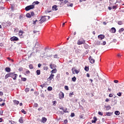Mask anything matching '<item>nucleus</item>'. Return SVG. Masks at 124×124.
Here are the masks:
<instances>
[{
    "label": "nucleus",
    "instance_id": "f257e3e1",
    "mask_svg": "<svg viewBox=\"0 0 124 124\" xmlns=\"http://www.w3.org/2000/svg\"><path fill=\"white\" fill-rule=\"evenodd\" d=\"M46 17H47L48 19H50V16H42L40 19V24H42L43 23H44V22H45L46 20Z\"/></svg>",
    "mask_w": 124,
    "mask_h": 124
},
{
    "label": "nucleus",
    "instance_id": "f03ea898",
    "mask_svg": "<svg viewBox=\"0 0 124 124\" xmlns=\"http://www.w3.org/2000/svg\"><path fill=\"white\" fill-rule=\"evenodd\" d=\"M34 8V4L30 5L29 6H27L25 7V10L26 11H29V10H31V9H33Z\"/></svg>",
    "mask_w": 124,
    "mask_h": 124
},
{
    "label": "nucleus",
    "instance_id": "7ed1b4c3",
    "mask_svg": "<svg viewBox=\"0 0 124 124\" xmlns=\"http://www.w3.org/2000/svg\"><path fill=\"white\" fill-rule=\"evenodd\" d=\"M17 77L18 75L14 74V73H11V77L13 79V80H16Z\"/></svg>",
    "mask_w": 124,
    "mask_h": 124
},
{
    "label": "nucleus",
    "instance_id": "20e7f679",
    "mask_svg": "<svg viewBox=\"0 0 124 124\" xmlns=\"http://www.w3.org/2000/svg\"><path fill=\"white\" fill-rule=\"evenodd\" d=\"M11 41H18L19 40V38L16 36H13L10 38Z\"/></svg>",
    "mask_w": 124,
    "mask_h": 124
},
{
    "label": "nucleus",
    "instance_id": "39448f33",
    "mask_svg": "<svg viewBox=\"0 0 124 124\" xmlns=\"http://www.w3.org/2000/svg\"><path fill=\"white\" fill-rule=\"evenodd\" d=\"M89 60L90 61V62H91L92 64L94 63L95 60L93 58V57H92V56H90L89 57Z\"/></svg>",
    "mask_w": 124,
    "mask_h": 124
},
{
    "label": "nucleus",
    "instance_id": "423d86ee",
    "mask_svg": "<svg viewBox=\"0 0 124 124\" xmlns=\"http://www.w3.org/2000/svg\"><path fill=\"white\" fill-rule=\"evenodd\" d=\"M72 71L73 74H78V73H79V72H80L79 71H78V70L75 69V68H72ZM74 72L75 73H74Z\"/></svg>",
    "mask_w": 124,
    "mask_h": 124
},
{
    "label": "nucleus",
    "instance_id": "0eeeda50",
    "mask_svg": "<svg viewBox=\"0 0 124 124\" xmlns=\"http://www.w3.org/2000/svg\"><path fill=\"white\" fill-rule=\"evenodd\" d=\"M85 42L84 39H82V41L78 40L77 42V44L78 45H82V44H84Z\"/></svg>",
    "mask_w": 124,
    "mask_h": 124
},
{
    "label": "nucleus",
    "instance_id": "6e6552de",
    "mask_svg": "<svg viewBox=\"0 0 124 124\" xmlns=\"http://www.w3.org/2000/svg\"><path fill=\"white\" fill-rule=\"evenodd\" d=\"M23 33H24V32L22 30H20L18 32V35L20 37V38H22L23 37Z\"/></svg>",
    "mask_w": 124,
    "mask_h": 124
},
{
    "label": "nucleus",
    "instance_id": "1a4fd4ad",
    "mask_svg": "<svg viewBox=\"0 0 124 124\" xmlns=\"http://www.w3.org/2000/svg\"><path fill=\"white\" fill-rule=\"evenodd\" d=\"M49 66L51 69H54V68H56V67H57V65L56 64L52 63L49 64Z\"/></svg>",
    "mask_w": 124,
    "mask_h": 124
},
{
    "label": "nucleus",
    "instance_id": "9d476101",
    "mask_svg": "<svg viewBox=\"0 0 124 124\" xmlns=\"http://www.w3.org/2000/svg\"><path fill=\"white\" fill-rule=\"evenodd\" d=\"M111 33H115L116 32V28L112 27L109 31Z\"/></svg>",
    "mask_w": 124,
    "mask_h": 124
},
{
    "label": "nucleus",
    "instance_id": "9b49d317",
    "mask_svg": "<svg viewBox=\"0 0 124 124\" xmlns=\"http://www.w3.org/2000/svg\"><path fill=\"white\" fill-rule=\"evenodd\" d=\"M105 37V36L102 34H101L98 36V38H99V39H100V40H102V39H104Z\"/></svg>",
    "mask_w": 124,
    "mask_h": 124
},
{
    "label": "nucleus",
    "instance_id": "f8f14e48",
    "mask_svg": "<svg viewBox=\"0 0 124 124\" xmlns=\"http://www.w3.org/2000/svg\"><path fill=\"white\" fill-rule=\"evenodd\" d=\"M64 97V94H63V93L61 92L59 93V98H63Z\"/></svg>",
    "mask_w": 124,
    "mask_h": 124
},
{
    "label": "nucleus",
    "instance_id": "ddd939ff",
    "mask_svg": "<svg viewBox=\"0 0 124 124\" xmlns=\"http://www.w3.org/2000/svg\"><path fill=\"white\" fill-rule=\"evenodd\" d=\"M9 77H11V73H10L9 74H7L5 76V79H7V78H9Z\"/></svg>",
    "mask_w": 124,
    "mask_h": 124
},
{
    "label": "nucleus",
    "instance_id": "4468645a",
    "mask_svg": "<svg viewBox=\"0 0 124 124\" xmlns=\"http://www.w3.org/2000/svg\"><path fill=\"white\" fill-rule=\"evenodd\" d=\"M55 77V75L53 74H51L49 77L48 78V79H49L50 80L54 79V77Z\"/></svg>",
    "mask_w": 124,
    "mask_h": 124
},
{
    "label": "nucleus",
    "instance_id": "2eb2a0df",
    "mask_svg": "<svg viewBox=\"0 0 124 124\" xmlns=\"http://www.w3.org/2000/svg\"><path fill=\"white\" fill-rule=\"evenodd\" d=\"M39 47H40V45H39V43H38V42H36V44H35L34 48H39Z\"/></svg>",
    "mask_w": 124,
    "mask_h": 124
},
{
    "label": "nucleus",
    "instance_id": "dca6fc26",
    "mask_svg": "<svg viewBox=\"0 0 124 124\" xmlns=\"http://www.w3.org/2000/svg\"><path fill=\"white\" fill-rule=\"evenodd\" d=\"M58 6L56 5H54L52 6V10H54L55 11H57L58 10V9L57 8Z\"/></svg>",
    "mask_w": 124,
    "mask_h": 124
},
{
    "label": "nucleus",
    "instance_id": "f3484780",
    "mask_svg": "<svg viewBox=\"0 0 124 124\" xmlns=\"http://www.w3.org/2000/svg\"><path fill=\"white\" fill-rule=\"evenodd\" d=\"M47 122V118L45 117H43L42 118V123H46Z\"/></svg>",
    "mask_w": 124,
    "mask_h": 124
},
{
    "label": "nucleus",
    "instance_id": "a211bd4d",
    "mask_svg": "<svg viewBox=\"0 0 124 124\" xmlns=\"http://www.w3.org/2000/svg\"><path fill=\"white\" fill-rule=\"evenodd\" d=\"M57 69L56 68H54L53 70H51V71L50 72L51 74H53V73H57Z\"/></svg>",
    "mask_w": 124,
    "mask_h": 124
},
{
    "label": "nucleus",
    "instance_id": "6ab92c4d",
    "mask_svg": "<svg viewBox=\"0 0 124 124\" xmlns=\"http://www.w3.org/2000/svg\"><path fill=\"white\" fill-rule=\"evenodd\" d=\"M94 120L92 121V124L96 123V121H97V119L96 118V117H93Z\"/></svg>",
    "mask_w": 124,
    "mask_h": 124
},
{
    "label": "nucleus",
    "instance_id": "aec40b11",
    "mask_svg": "<svg viewBox=\"0 0 124 124\" xmlns=\"http://www.w3.org/2000/svg\"><path fill=\"white\" fill-rule=\"evenodd\" d=\"M5 70L6 72H10V71H11V69L9 67H6Z\"/></svg>",
    "mask_w": 124,
    "mask_h": 124
},
{
    "label": "nucleus",
    "instance_id": "412c9836",
    "mask_svg": "<svg viewBox=\"0 0 124 124\" xmlns=\"http://www.w3.org/2000/svg\"><path fill=\"white\" fill-rule=\"evenodd\" d=\"M106 115L108 116V117H110V116H112V112H106Z\"/></svg>",
    "mask_w": 124,
    "mask_h": 124
},
{
    "label": "nucleus",
    "instance_id": "4be33fe9",
    "mask_svg": "<svg viewBox=\"0 0 124 124\" xmlns=\"http://www.w3.org/2000/svg\"><path fill=\"white\" fill-rule=\"evenodd\" d=\"M14 103H15V104H16V105H18V104H19V101H17L16 100H14L13 101Z\"/></svg>",
    "mask_w": 124,
    "mask_h": 124
},
{
    "label": "nucleus",
    "instance_id": "5701e85b",
    "mask_svg": "<svg viewBox=\"0 0 124 124\" xmlns=\"http://www.w3.org/2000/svg\"><path fill=\"white\" fill-rule=\"evenodd\" d=\"M118 24L120 26H121V25H123L124 24V21H119L118 22Z\"/></svg>",
    "mask_w": 124,
    "mask_h": 124
},
{
    "label": "nucleus",
    "instance_id": "b1692460",
    "mask_svg": "<svg viewBox=\"0 0 124 124\" xmlns=\"http://www.w3.org/2000/svg\"><path fill=\"white\" fill-rule=\"evenodd\" d=\"M106 110L108 111V110H110V109H111V106H107L106 107Z\"/></svg>",
    "mask_w": 124,
    "mask_h": 124
},
{
    "label": "nucleus",
    "instance_id": "393cba45",
    "mask_svg": "<svg viewBox=\"0 0 124 124\" xmlns=\"http://www.w3.org/2000/svg\"><path fill=\"white\" fill-rule=\"evenodd\" d=\"M26 17H27V18H31V14L30 13H27L26 15Z\"/></svg>",
    "mask_w": 124,
    "mask_h": 124
},
{
    "label": "nucleus",
    "instance_id": "a878e982",
    "mask_svg": "<svg viewBox=\"0 0 124 124\" xmlns=\"http://www.w3.org/2000/svg\"><path fill=\"white\" fill-rule=\"evenodd\" d=\"M124 31V28H121L119 30V32L120 33H122V32H123V31Z\"/></svg>",
    "mask_w": 124,
    "mask_h": 124
},
{
    "label": "nucleus",
    "instance_id": "bb28decb",
    "mask_svg": "<svg viewBox=\"0 0 124 124\" xmlns=\"http://www.w3.org/2000/svg\"><path fill=\"white\" fill-rule=\"evenodd\" d=\"M115 115H116V116H119V115H120V111L117 110L115 111L114 112Z\"/></svg>",
    "mask_w": 124,
    "mask_h": 124
},
{
    "label": "nucleus",
    "instance_id": "cd10ccee",
    "mask_svg": "<svg viewBox=\"0 0 124 124\" xmlns=\"http://www.w3.org/2000/svg\"><path fill=\"white\" fill-rule=\"evenodd\" d=\"M19 122L20 124H23V118L21 117L19 120Z\"/></svg>",
    "mask_w": 124,
    "mask_h": 124
},
{
    "label": "nucleus",
    "instance_id": "c85d7f7f",
    "mask_svg": "<svg viewBox=\"0 0 124 124\" xmlns=\"http://www.w3.org/2000/svg\"><path fill=\"white\" fill-rule=\"evenodd\" d=\"M32 4H34V5H35V4H39V2H38V1H34Z\"/></svg>",
    "mask_w": 124,
    "mask_h": 124
},
{
    "label": "nucleus",
    "instance_id": "c756f323",
    "mask_svg": "<svg viewBox=\"0 0 124 124\" xmlns=\"http://www.w3.org/2000/svg\"><path fill=\"white\" fill-rule=\"evenodd\" d=\"M72 80L73 82H76V77H74L73 78H72Z\"/></svg>",
    "mask_w": 124,
    "mask_h": 124
},
{
    "label": "nucleus",
    "instance_id": "7c9ffc66",
    "mask_svg": "<svg viewBox=\"0 0 124 124\" xmlns=\"http://www.w3.org/2000/svg\"><path fill=\"white\" fill-rule=\"evenodd\" d=\"M21 113H23V114H24V115H26V114H27V111H25L24 109H22Z\"/></svg>",
    "mask_w": 124,
    "mask_h": 124
},
{
    "label": "nucleus",
    "instance_id": "2f4dec72",
    "mask_svg": "<svg viewBox=\"0 0 124 124\" xmlns=\"http://www.w3.org/2000/svg\"><path fill=\"white\" fill-rule=\"evenodd\" d=\"M37 75H40V70H37L36 71Z\"/></svg>",
    "mask_w": 124,
    "mask_h": 124
},
{
    "label": "nucleus",
    "instance_id": "473e14b6",
    "mask_svg": "<svg viewBox=\"0 0 124 124\" xmlns=\"http://www.w3.org/2000/svg\"><path fill=\"white\" fill-rule=\"evenodd\" d=\"M52 90H53V88L51 86H49L47 88V91H52Z\"/></svg>",
    "mask_w": 124,
    "mask_h": 124
},
{
    "label": "nucleus",
    "instance_id": "72a5a7b5",
    "mask_svg": "<svg viewBox=\"0 0 124 124\" xmlns=\"http://www.w3.org/2000/svg\"><path fill=\"white\" fill-rule=\"evenodd\" d=\"M25 92L26 93H28V92H30V88H27L25 89Z\"/></svg>",
    "mask_w": 124,
    "mask_h": 124
},
{
    "label": "nucleus",
    "instance_id": "f704fd0d",
    "mask_svg": "<svg viewBox=\"0 0 124 124\" xmlns=\"http://www.w3.org/2000/svg\"><path fill=\"white\" fill-rule=\"evenodd\" d=\"M29 68L30 69H33V66H32V64H30L29 65Z\"/></svg>",
    "mask_w": 124,
    "mask_h": 124
},
{
    "label": "nucleus",
    "instance_id": "c9c22d12",
    "mask_svg": "<svg viewBox=\"0 0 124 124\" xmlns=\"http://www.w3.org/2000/svg\"><path fill=\"white\" fill-rule=\"evenodd\" d=\"M21 80L22 81H23L24 82H25V81H27V78H21Z\"/></svg>",
    "mask_w": 124,
    "mask_h": 124
},
{
    "label": "nucleus",
    "instance_id": "e433bc0d",
    "mask_svg": "<svg viewBox=\"0 0 124 124\" xmlns=\"http://www.w3.org/2000/svg\"><path fill=\"white\" fill-rule=\"evenodd\" d=\"M73 94H74V93H73V92H72V93H70L69 95L70 97H72V95H73Z\"/></svg>",
    "mask_w": 124,
    "mask_h": 124
},
{
    "label": "nucleus",
    "instance_id": "4c0bfd02",
    "mask_svg": "<svg viewBox=\"0 0 124 124\" xmlns=\"http://www.w3.org/2000/svg\"><path fill=\"white\" fill-rule=\"evenodd\" d=\"M48 66H44V70H46L47 71V70H48Z\"/></svg>",
    "mask_w": 124,
    "mask_h": 124
},
{
    "label": "nucleus",
    "instance_id": "58836bf2",
    "mask_svg": "<svg viewBox=\"0 0 124 124\" xmlns=\"http://www.w3.org/2000/svg\"><path fill=\"white\" fill-rule=\"evenodd\" d=\"M122 56H123V55H122V54L121 53L117 54V57L118 58H121V57H122Z\"/></svg>",
    "mask_w": 124,
    "mask_h": 124
},
{
    "label": "nucleus",
    "instance_id": "ea45409f",
    "mask_svg": "<svg viewBox=\"0 0 124 124\" xmlns=\"http://www.w3.org/2000/svg\"><path fill=\"white\" fill-rule=\"evenodd\" d=\"M33 106L35 108H37V107H38V104L37 103H35V104H34Z\"/></svg>",
    "mask_w": 124,
    "mask_h": 124
},
{
    "label": "nucleus",
    "instance_id": "a19ab883",
    "mask_svg": "<svg viewBox=\"0 0 124 124\" xmlns=\"http://www.w3.org/2000/svg\"><path fill=\"white\" fill-rule=\"evenodd\" d=\"M45 86H46L45 83H44L42 85H40V87H41L42 89H43V88H44V87H45Z\"/></svg>",
    "mask_w": 124,
    "mask_h": 124
},
{
    "label": "nucleus",
    "instance_id": "79ce46f5",
    "mask_svg": "<svg viewBox=\"0 0 124 124\" xmlns=\"http://www.w3.org/2000/svg\"><path fill=\"white\" fill-rule=\"evenodd\" d=\"M85 71H89V67H87V66H86L85 67V68H84Z\"/></svg>",
    "mask_w": 124,
    "mask_h": 124
},
{
    "label": "nucleus",
    "instance_id": "37998d69",
    "mask_svg": "<svg viewBox=\"0 0 124 124\" xmlns=\"http://www.w3.org/2000/svg\"><path fill=\"white\" fill-rule=\"evenodd\" d=\"M23 15H21L20 16H19V19L20 20H23Z\"/></svg>",
    "mask_w": 124,
    "mask_h": 124
},
{
    "label": "nucleus",
    "instance_id": "c03bdc74",
    "mask_svg": "<svg viewBox=\"0 0 124 124\" xmlns=\"http://www.w3.org/2000/svg\"><path fill=\"white\" fill-rule=\"evenodd\" d=\"M64 89H65V90H66V91H68V90H69L68 88V86H65Z\"/></svg>",
    "mask_w": 124,
    "mask_h": 124
},
{
    "label": "nucleus",
    "instance_id": "a18cd8bd",
    "mask_svg": "<svg viewBox=\"0 0 124 124\" xmlns=\"http://www.w3.org/2000/svg\"><path fill=\"white\" fill-rule=\"evenodd\" d=\"M98 115H100V116H103V113H102V112H101L100 111H99L98 112Z\"/></svg>",
    "mask_w": 124,
    "mask_h": 124
},
{
    "label": "nucleus",
    "instance_id": "49530a36",
    "mask_svg": "<svg viewBox=\"0 0 124 124\" xmlns=\"http://www.w3.org/2000/svg\"><path fill=\"white\" fill-rule=\"evenodd\" d=\"M67 6H70V7H73V3H71L70 5H68V4H67Z\"/></svg>",
    "mask_w": 124,
    "mask_h": 124
},
{
    "label": "nucleus",
    "instance_id": "de8ad7c7",
    "mask_svg": "<svg viewBox=\"0 0 124 124\" xmlns=\"http://www.w3.org/2000/svg\"><path fill=\"white\" fill-rule=\"evenodd\" d=\"M74 116H75V114H74V113H73V112L71 113V117L72 118H73V117H74Z\"/></svg>",
    "mask_w": 124,
    "mask_h": 124
},
{
    "label": "nucleus",
    "instance_id": "09e8293b",
    "mask_svg": "<svg viewBox=\"0 0 124 124\" xmlns=\"http://www.w3.org/2000/svg\"><path fill=\"white\" fill-rule=\"evenodd\" d=\"M53 57L54 59H58V55L57 54H55L53 56Z\"/></svg>",
    "mask_w": 124,
    "mask_h": 124
},
{
    "label": "nucleus",
    "instance_id": "8fccbe9b",
    "mask_svg": "<svg viewBox=\"0 0 124 124\" xmlns=\"http://www.w3.org/2000/svg\"><path fill=\"white\" fill-rule=\"evenodd\" d=\"M30 15H31V16H34V12H31V13Z\"/></svg>",
    "mask_w": 124,
    "mask_h": 124
},
{
    "label": "nucleus",
    "instance_id": "3c124183",
    "mask_svg": "<svg viewBox=\"0 0 124 124\" xmlns=\"http://www.w3.org/2000/svg\"><path fill=\"white\" fill-rule=\"evenodd\" d=\"M96 45H100V41H97L96 42Z\"/></svg>",
    "mask_w": 124,
    "mask_h": 124
},
{
    "label": "nucleus",
    "instance_id": "603ef678",
    "mask_svg": "<svg viewBox=\"0 0 124 124\" xmlns=\"http://www.w3.org/2000/svg\"><path fill=\"white\" fill-rule=\"evenodd\" d=\"M33 33H36V32H38V34H39V31H33Z\"/></svg>",
    "mask_w": 124,
    "mask_h": 124
},
{
    "label": "nucleus",
    "instance_id": "864d4df0",
    "mask_svg": "<svg viewBox=\"0 0 124 124\" xmlns=\"http://www.w3.org/2000/svg\"><path fill=\"white\" fill-rule=\"evenodd\" d=\"M117 95H118V96H122V93H118Z\"/></svg>",
    "mask_w": 124,
    "mask_h": 124
},
{
    "label": "nucleus",
    "instance_id": "5fc2aeb1",
    "mask_svg": "<svg viewBox=\"0 0 124 124\" xmlns=\"http://www.w3.org/2000/svg\"><path fill=\"white\" fill-rule=\"evenodd\" d=\"M56 104H57V101H54L53 102V105L54 106H56Z\"/></svg>",
    "mask_w": 124,
    "mask_h": 124
},
{
    "label": "nucleus",
    "instance_id": "6e6d98bb",
    "mask_svg": "<svg viewBox=\"0 0 124 124\" xmlns=\"http://www.w3.org/2000/svg\"><path fill=\"white\" fill-rule=\"evenodd\" d=\"M116 2H118V3H121V2H122V0H117Z\"/></svg>",
    "mask_w": 124,
    "mask_h": 124
},
{
    "label": "nucleus",
    "instance_id": "4d7b16f0",
    "mask_svg": "<svg viewBox=\"0 0 124 124\" xmlns=\"http://www.w3.org/2000/svg\"><path fill=\"white\" fill-rule=\"evenodd\" d=\"M31 73V72H30L29 70H27L26 71V74H30Z\"/></svg>",
    "mask_w": 124,
    "mask_h": 124
},
{
    "label": "nucleus",
    "instance_id": "13d9d810",
    "mask_svg": "<svg viewBox=\"0 0 124 124\" xmlns=\"http://www.w3.org/2000/svg\"><path fill=\"white\" fill-rule=\"evenodd\" d=\"M3 95V92H0V96H2Z\"/></svg>",
    "mask_w": 124,
    "mask_h": 124
},
{
    "label": "nucleus",
    "instance_id": "bf43d9fd",
    "mask_svg": "<svg viewBox=\"0 0 124 124\" xmlns=\"http://www.w3.org/2000/svg\"><path fill=\"white\" fill-rule=\"evenodd\" d=\"M114 82L115 83V84H118V83H119V81L117 80H114Z\"/></svg>",
    "mask_w": 124,
    "mask_h": 124
},
{
    "label": "nucleus",
    "instance_id": "052dcab7",
    "mask_svg": "<svg viewBox=\"0 0 124 124\" xmlns=\"http://www.w3.org/2000/svg\"><path fill=\"white\" fill-rule=\"evenodd\" d=\"M67 123H68L67 120H65L64 121V124H67Z\"/></svg>",
    "mask_w": 124,
    "mask_h": 124
},
{
    "label": "nucleus",
    "instance_id": "680f3d73",
    "mask_svg": "<svg viewBox=\"0 0 124 124\" xmlns=\"http://www.w3.org/2000/svg\"><path fill=\"white\" fill-rule=\"evenodd\" d=\"M4 9V8L2 6H0V10H3Z\"/></svg>",
    "mask_w": 124,
    "mask_h": 124
},
{
    "label": "nucleus",
    "instance_id": "e2e57ef3",
    "mask_svg": "<svg viewBox=\"0 0 124 124\" xmlns=\"http://www.w3.org/2000/svg\"><path fill=\"white\" fill-rule=\"evenodd\" d=\"M3 113V111L0 110V115L1 116Z\"/></svg>",
    "mask_w": 124,
    "mask_h": 124
},
{
    "label": "nucleus",
    "instance_id": "0e129e2a",
    "mask_svg": "<svg viewBox=\"0 0 124 124\" xmlns=\"http://www.w3.org/2000/svg\"><path fill=\"white\" fill-rule=\"evenodd\" d=\"M102 45H106V42L104 41V42H103V44H102Z\"/></svg>",
    "mask_w": 124,
    "mask_h": 124
},
{
    "label": "nucleus",
    "instance_id": "69168bd1",
    "mask_svg": "<svg viewBox=\"0 0 124 124\" xmlns=\"http://www.w3.org/2000/svg\"><path fill=\"white\" fill-rule=\"evenodd\" d=\"M68 0H64V3L65 4H66V3H68Z\"/></svg>",
    "mask_w": 124,
    "mask_h": 124
},
{
    "label": "nucleus",
    "instance_id": "338daca9",
    "mask_svg": "<svg viewBox=\"0 0 124 124\" xmlns=\"http://www.w3.org/2000/svg\"><path fill=\"white\" fill-rule=\"evenodd\" d=\"M109 97H113V94L112 93H110L109 94Z\"/></svg>",
    "mask_w": 124,
    "mask_h": 124
},
{
    "label": "nucleus",
    "instance_id": "774afa93",
    "mask_svg": "<svg viewBox=\"0 0 124 124\" xmlns=\"http://www.w3.org/2000/svg\"><path fill=\"white\" fill-rule=\"evenodd\" d=\"M38 67H41V64L39 63V64H38Z\"/></svg>",
    "mask_w": 124,
    "mask_h": 124
}]
</instances>
